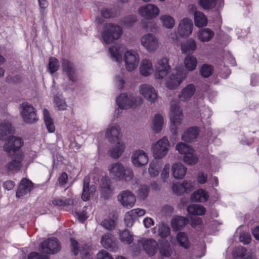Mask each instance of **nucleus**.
I'll list each match as a JSON object with an SVG mask.
<instances>
[{
	"label": "nucleus",
	"instance_id": "nucleus-1",
	"mask_svg": "<svg viewBox=\"0 0 259 259\" xmlns=\"http://www.w3.org/2000/svg\"><path fill=\"white\" fill-rule=\"evenodd\" d=\"M111 58L117 63L124 62L125 65H138L140 56L135 50H128L122 45L112 46L109 48Z\"/></svg>",
	"mask_w": 259,
	"mask_h": 259
},
{
	"label": "nucleus",
	"instance_id": "nucleus-2",
	"mask_svg": "<svg viewBox=\"0 0 259 259\" xmlns=\"http://www.w3.org/2000/svg\"><path fill=\"white\" fill-rule=\"evenodd\" d=\"M108 170L110 178L116 180L130 181L134 177L132 169L125 167L120 162H114L109 164Z\"/></svg>",
	"mask_w": 259,
	"mask_h": 259
},
{
	"label": "nucleus",
	"instance_id": "nucleus-3",
	"mask_svg": "<svg viewBox=\"0 0 259 259\" xmlns=\"http://www.w3.org/2000/svg\"><path fill=\"white\" fill-rule=\"evenodd\" d=\"M196 66H179L172 70L165 82L167 88L173 90L178 88L186 78L188 71L194 70Z\"/></svg>",
	"mask_w": 259,
	"mask_h": 259
},
{
	"label": "nucleus",
	"instance_id": "nucleus-4",
	"mask_svg": "<svg viewBox=\"0 0 259 259\" xmlns=\"http://www.w3.org/2000/svg\"><path fill=\"white\" fill-rule=\"evenodd\" d=\"M116 102L118 108L115 110V113L118 115L121 109H135L142 104L143 100L140 97L124 93L117 97Z\"/></svg>",
	"mask_w": 259,
	"mask_h": 259
},
{
	"label": "nucleus",
	"instance_id": "nucleus-5",
	"mask_svg": "<svg viewBox=\"0 0 259 259\" xmlns=\"http://www.w3.org/2000/svg\"><path fill=\"white\" fill-rule=\"evenodd\" d=\"M122 28L114 23L107 24L102 32V37L106 44L112 43L113 40L119 39L122 35Z\"/></svg>",
	"mask_w": 259,
	"mask_h": 259
},
{
	"label": "nucleus",
	"instance_id": "nucleus-6",
	"mask_svg": "<svg viewBox=\"0 0 259 259\" xmlns=\"http://www.w3.org/2000/svg\"><path fill=\"white\" fill-rule=\"evenodd\" d=\"M170 148V143L167 137H163L151 146L153 157L156 159L163 158L167 154Z\"/></svg>",
	"mask_w": 259,
	"mask_h": 259
},
{
	"label": "nucleus",
	"instance_id": "nucleus-7",
	"mask_svg": "<svg viewBox=\"0 0 259 259\" xmlns=\"http://www.w3.org/2000/svg\"><path fill=\"white\" fill-rule=\"evenodd\" d=\"M169 117L170 120V131L174 135H176L178 131L179 126L180 125L183 118L182 111L178 105L174 104L171 106Z\"/></svg>",
	"mask_w": 259,
	"mask_h": 259
},
{
	"label": "nucleus",
	"instance_id": "nucleus-8",
	"mask_svg": "<svg viewBox=\"0 0 259 259\" xmlns=\"http://www.w3.org/2000/svg\"><path fill=\"white\" fill-rule=\"evenodd\" d=\"M70 249L75 255H79L82 259H90L91 248L86 244H80L74 239L70 238Z\"/></svg>",
	"mask_w": 259,
	"mask_h": 259
},
{
	"label": "nucleus",
	"instance_id": "nucleus-9",
	"mask_svg": "<svg viewBox=\"0 0 259 259\" xmlns=\"http://www.w3.org/2000/svg\"><path fill=\"white\" fill-rule=\"evenodd\" d=\"M20 112L23 121L27 123H33L38 120L35 108L28 103L21 104Z\"/></svg>",
	"mask_w": 259,
	"mask_h": 259
},
{
	"label": "nucleus",
	"instance_id": "nucleus-10",
	"mask_svg": "<svg viewBox=\"0 0 259 259\" xmlns=\"http://www.w3.org/2000/svg\"><path fill=\"white\" fill-rule=\"evenodd\" d=\"M141 44L148 52H155L160 46L157 36L153 33H148L141 38Z\"/></svg>",
	"mask_w": 259,
	"mask_h": 259
},
{
	"label": "nucleus",
	"instance_id": "nucleus-11",
	"mask_svg": "<svg viewBox=\"0 0 259 259\" xmlns=\"http://www.w3.org/2000/svg\"><path fill=\"white\" fill-rule=\"evenodd\" d=\"M23 146V140L19 137H10L4 145V150L9 155L17 154L19 152H23L20 148Z\"/></svg>",
	"mask_w": 259,
	"mask_h": 259
},
{
	"label": "nucleus",
	"instance_id": "nucleus-12",
	"mask_svg": "<svg viewBox=\"0 0 259 259\" xmlns=\"http://www.w3.org/2000/svg\"><path fill=\"white\" fill-rule=\"evenodd\" d=\"M140 16L147 20L156 18L160 13V9L155 4H147L140 7L138 10Z\"/></svg>",
	"mask_w": 259,
	"mask_h": 259
},
{
	"label": "nucleus",
	"instance_id": "nucleus-13",
	"mask_svg": "<svg viewBox=\"0 0 259 259\" xmlns=\"http://www.w3.org/2000/svg\"><path fill=\"white\" fill-rule=\"evenodd\" d=\"M11 156L13 157V159L6 165V168L9 171H14L17 172L19 171L24 165L27 167L29 163H27L25 165L24 159L25 155L23 152H19L17 154H12Z\"/></svg>",
	"mask_w": 259,
	"mask_h": 259
},
{
	"label": "nucleus",
	"instance_id": "nucleus-14",
	"mask_svg": "<svg viewBox=\"0 0 259 259\" xmlns=\"http://www.w3.org/2000/svg\"><path fill=\"white\" fill-rule=\"evenodd\" d=\"M193 28L192 20L188 18H184L179 22L177 28L178 33L181 37L187 38L192 33Z\"/></svg>",
	"mask_w": 259,
	"mask_h": 259
},
{
	"label": "nucleus",
	"instance_id": "nucleus-15",
	"mask_svg": "<svg viewBox=\"0 0 259 259\" xmlns=\"http://www.w3.org/2000/svg\"><path fill=\"white\" fill-rule=\"evenodd\" d=\"M121 136V127L117 123H110L105 131V137L111 143L119 141Z\"/></svg>",
	"mask_w": 259,
	"mask_h": 259
},
{
	"label": "nucleus",
	"instance_id": "nucleus-16",
	"mask_svg": "<svg viewBox=\"0 0 259 259\" xmlns=\"http://www.w3.org/2000/svg\"><path fill=\"white\" fill-rule=\"evenodd\" d=\"M118 200L123 207L131 208L134 206L136 197L130 190L121 191L118 195Z\"/></svg>",
	"mask_w": 259,
	"mask_h": 259
},
{
	"label": "nucleus",
	"instance_id": "nucleus-17",
	"mask_svg": "<svg viewBox=\"0 0 259 259\" xmlns=\"http://www.w3.org/2000/svg\"><path fill=\"white\" fill-rule=\"evenodd\" d=\"M139 93L145 99L153 103L157 99V94L154 88L149 84H142L139 87Z\"/></svg>",
	"mask_w": 259,
	"mask_h": 259
},
{
	"label": "nucleus",
	"instance_id": "nucleus-18",
	"mask_svg": "<svg viewBox=\"0 0 259 259\" xmlns=\"http://www.w3.org/2000/svg\"><path fill=\"white\" fill-rule=\"evenodd\" d=\"M41 248L43 252L54 254L61 249V246L58 240L55 238L47 239L41 244Z\"/></svg>",
	"mask_w": 259,
	"mask_h": 259
},
{
	"label": "nucleus",
	"instance_id": "nucleus-19",
	"mask_svg": "<svg viewBox=\"0 0 259 259\" xmlns=\"http://www.w3.org/2000/svg\"><path fill=\"white\" fill-rule=\"evenodd\" d=\"M149 161L148 154L142 150L134 151L131 156V161L136 167H142L146 165Z\"/></svg>",
	"mask_w": 259,
	"mask_h": 259
},
{
	"label": "nucleus",
	"instance_id": "nucleus-20",
	"mask_svg": "<svg viewBox=\"0 0 259 259\" xmlns=\"http://www.w3.org/2000/svg\"><path fill=\"white\" fill-rule=\"evenodd\" d=\"M138 244L143 246L146 253L149 256L154 255L157 251V243L153 239H142L139 241Z\"/></svg>",
	"mask_w": 259,
	"mask_h": 259
},
{
	"label": "nucleus",
	"instance_id": "nucleus-21",
	"mask_svg": "<svg viewBox=\"0 0 259 259\" xmlns=\"http://www.w3.org/2000/svg\"><path fill=\"white\" fill-rule=\"evenodd\" d=\"M90 178L88 176L84 177L83 179V187L81 198L84 201H87L94 196L96 192V187L94 185H89Z\"/></svg>",
	"mask_w": 259,
	"mask_h": 259
},
{
	"label": "nucleus",
	"instance_id": "nucleus-22",
	"mask_svg": "<svg viewBox=\"0 0 259 259\" xmlns=\"http://www.w3.org/2000/svg\"><path fill=\"white\" fill-rule=\"evenodd\" d=\"M101 244L103 247L110 249L113 252H115L118 248L116 240L111 234L103 235L101 239Z\"/></svg>",
	"mask_w": 259,
	"mask_h": 259
},
{
	"label": "nucleus",
	"instance_id": "nucleus-23",
	"mask_svg": "<svg viewBox=\"0 0 259 259\" xmlns=\"http://www.w3.org/2000/svg\"><path fill=\"white\" fill-rule=\"evenodd\" d=\"M199 128L198 127H189L183 133L181 139L186 142H195L199 134Z\"/></svg>",
	"mask_w": 259,
	"mask_h": 259
},
{
	"label": "nucleus",
	"instance_id": "nucleus-24",
	"mask_svg": "<svg viewBox=\"0 0 259 259\" xmlns=\"http://www.w3.org/2000/svg\"><path fill=\"white\" fill-rule=\"evenodd\" d=\"M199 5L204 10H219L224 6V0H198Z\"/></svg>",
	"mask_w": 259,
	"mask_h": 259
},
{
	"label": "nucleus",
	"instance_id": "nucleus-25",
	"mask_svg": "<svg viewBox=\"0 0 259 259\" xmlns=\"http://www.w3.org/2000/svg\"><path fill=\"white\" fill-rule=\"evenodd\" d=\"M197 48V42L192 37L183 41L181 45V50L183 54H192L195 52Z\"/></svg>",
	"mask_w": 259,
	"mask_h": 259
},
{
	"label": "nucleus",
	"instance_id": "nucleus-26",
	"mask_svg": "<svg viewBox=\"0 0 259 259\" xmlns=\"http://www.w3.org/2000/svg\"><path fill=\"white\" fill-rule=\"evenodd\" d=\"M125 149V144L124 142L118 141L116 144L109 150L108 153L113 158L118 159L122 155Z\"/></svg>",
	"mask_w": 259,
	"mask_h": 259
},
{
	"label": "nucleus",
	"instance_id": "nucleus-27",
	"mask_svg": "<svg viewBox=\"0 0 259 259\" xmlns=\"http://www.w3.org/2000/svg\"><path fill=\"white\" fill-rule=\"evenodd\" d=\"M187 168L181 162H175L171 166L173 177L176 179H182L186 175Z\"/></svg>",
	"mask_w": 259,
	"mask_h": 259
},
{
	"label": "nucleus",
	"instance_id": "nucleus-28",
	"mask_svg": "<svg viewBox=\"0 0 259 259\" xmlns=\"http://www.w3.org/2000/svg\"><path fill=\"white\" fill-rule=\"evenodd\" d=\"M32 189V182L27 179H23L16 192V197L20 198L29 192Z\"/></svg>",
	"mask_w": 259,
	"mask_h": 259
},
{
	"label": "nucleus",
	"instance_id": "nucleus-29",
	"mask_svg": "<svg viewBox=\"0 0 259 259\" xmlns=\"http://www.w3.org/2000/svg\"><path fill=\"white\" fill-rule=\"evenodd\" d=\"M14 128L9 120L0 121V140H4L7 136L13 133Z\"/></svg>",
	"mask_w": 259,
	"mask_h": 259
},
{
	"label": "nucleus",
	"instance_id": "nucleus-30",
	"mask_svg": "<svg viewBox=\"0 0 259 259\" xmlns=\"http://www.w3.org/2000/svg\"><path fill=\"white\" fill-rule=\"evenodd\" d=\"M214 33L209 28H202L200 29L197 33V37L199 40L202 42L209 41L214 37Z\"/></svg>",
	"mask_w": 259,
	"mask_h": 259
},
{
	"label": "nucleus",
	"instance_id": "nucleus-31",
	"mask_svg": "<svg viewBox=\"0 0 259 259\" xmlns=\"http://www.w3.org/2000/svg\"><path fill=\"white\" fill-rule=\"evenodd\" d=\"M164 124V119L163 116L159 114H156L151 121V128L152 130L158 133L160 132Z\"/></svg>",
	"mask_w": 259,
	"mask_h": 259
},
{
	"label": "nucleus",
	"instance_id": "nucleus-32",
	"mask_svg": "<svg viewBox=\"0 0 259 259\" xmlns=\"http://www.w3.org/2000/svg\"><path fill=\"white\" fill-rule=\"evenodd\" d=\"M195 92V86L192 84H188L182 90L179 96V98L182 101H188L194 95Z\"/></svg>",
	"mask_w": 259,
	"mask_h": 259
},
{
	"label": "nucleus",
	"instance_id": "nucleus-33",
	"mask_svg": "<svg viewBox=\"0 0 259 259\" xmlns=\"http://www.w3.org/2000/svg\"><path fill=\"white\" fill-rule=\"evenodd\" d=\"M194 20L195 25L198 28L206 26L208 23L207 17L201 11L195 13V16H194Z\"/></svg>",
	"mask_w": 259,
	"mask_h": 259
},
{
	"label": "nucleus",
	"instance_id": "nucleus-34",
	"mask_svg": "<svg viewBox=\"0 0 259 259\" xmlns=\"http://www.w3.org/2000/svg\"><path fill=\"white\" fill-rule=\"evenodd\" d=\"M188 220L184 217L177 216L173 218L171 225L174 230H180L188 223Z\"/></svg>",
	"mask_w": 259,
	"mask_h": 259
},
{
	"label": "nucleus",
	"instance_id": "nucleus-35",
	"mask_svg": "<svg viewBox=\"0 0 259 259\" xmlns=\"http://www.w3.org/2000/svg\"><path fill=\"white\" fill-rule=\"evenodd\" d=\"M159 19L162 26L165 28L171 29L175 25V19L169 15H162L160 16Z\"/></svg>",
	"mask_w": 259,
	"mask_h": 259
},
{
	"label": "nucleus",
	"instance_id": "nucleus-36",
	"mask_svg": "<svg viewBox=\"0 0 259 259\" xmlns=\"http://www.w3.org/2000/svg\"><path fill=\"white\" fill-rule=\"evenodd\" d=\"M187 211L189 214L196 215H202L206 212V209L203 206L196 204L189 205Z\"/></svg>",
	"mask_w": 259,
	"mask_h": 259
},
{
	"label": "nucleus",
	"instance_id": "nucleus-37",
	"mask_svg": "<svg viewBox=\"0 0 259 259\" xmlns=\"http://www.w3.org/2000/svg\"><path fill=\"white\" fill-rule=\"evenodd\" d=\"M119 237L120 241L125 244L130 245L134 240L133 235L126 229L120 231L119 233Z\"/></svg>",
	"mask_w": 259,
	"mask_h": 259
},
{
	"label": "nucleus",
	"instance_id": "nucleus-38",
	"mask_svg": "<svg viewBox=\"0 0 259 259\" xmlns=\"http://www.w3.org/2000/svg\"><path fill=\"white\" fill-rule=\"evenodd\" d=\"M43 115L44 121L48 132L50 133H53L55 131V127L53 120L51 118L49 111L47 109H44L43 110Z\"/></svg>",
	"mask_w": 259,
	"mask_h": 259
},
{
	"label": "nucleus",
	"instance_id": "nucleus-39",
	"mask_svg": "<svg viewBox=\"0 0 259 259\" xmlns=\"http://www.w3.org/2000/svg\"><path fill=\"white\" fill-rule=\"evenodd\" d=\"M208 197V194L205 191L199 189L193 193L191 199L193 201L204 202L206 201Z\"/></svg>",
	"mask_w": 259,
	"mask_h": 259
},
{
	"label": "nucleus",
	"instance_id": "nucleus-40",
	"mask_svg": "<svg viewBox=\"0 0 259 259\" xmlns=\"http://www.w3.org/2000/svg\"><path fill=\"white\" fill-rule=\"evenodd\" d=\"M154 75L156 78H162L165 76L170 70V66H156Z\"/></svg>",
	"mask_w": 259,
	"mask_h": 259
},
{
	"label": "nucleus",
	"instance_id": "nucleus-41",
	"mask_svg": "<svg viewBox=\"0 0 259 259\" xmlns=\"http://www.w3.org/2000/svg\"><path fill=\"white\" fill-rule=\"evenodd\" d=\"M183 161L188 165H194L198 161V157L194 153V149L186 155L183 156Z\"/></svg>",
	"mask_w": 259,
	"mask_h": 259
},
{
	"label": "nucleus",
	"instance_id": "nucleus-42",
	"mask_svg": "<svg viewBox=\"0 0 259 259\" xmlns=\"http://www.w3.org/2000/svg\"><path fill=\"white\" fill-rule=\"evenodd\" d=\"M79 199L76 196H74L71 199H65L64 200L59 199L53 201V203L60 205H71L72 206H76L78 204Z\"/></svg>",
	"mask_w": 259,
	"mask_h": 259
},
{
	"label": "nucleus",
	"instance_id": "nucleus-43",
	"mask_svg": "<svg viewBox=\"0 0 259 259\" xmlns=\"http://www.w3.org/2000/svg\"><path fill=\"white\" fill-rule=\"evenodd\" d=\"M176 149L180 154L184 156L190 152L192 151L193 149L191 146L183 142H179L177 143L176 146Z\"/></svg>",
	"mask_w": 259,
	"mask_h": 259
},
{
	"label": "nucleus",
	"instance_id": "nucleus-44",
	"mask_svg": "<svg viewBox=\"0 0 259 259\" xmlns=\"http://www.w3.org/2000/svg\"><path fill=\"white\" fill-rule=\"evenodd\" d=\"M104 181H105L106 182L103 184L101 188V195L105 198H107L112 194V190L110 187L109 180L105 179Z\"/></svg>",
	"mask_w": 259,
	"mask_h": 259
},
{
	"label": "nucleus",
	"instance_id": "nucleus-45",
	"mask_svg": "<svg viewBox=\"0 0 259 259\" xmlns=\"http://www.w3.org/2000/svg\"><path fill=\"white\" fill-rule=\"evenodd\" d=\"M177 239L180 245L185 248H188L190 244L186 233L180 232L177 235Z\"/></svg>",
	"mask_w": 259,
	"mask_h": 259
},
{
	"label": "nucleus",
	"instance_id": "nucleus-46",
	"mask_svg": "<svg viewBox=\"0 0 259 259\" xmlns=\"http://www.w3.org/2000/svg\"><path fill=\"white\" fill-rule=\"evenodd\" d=\"M170 234V228L168 225L161 223L158 225V235L161 238H165Z\"/></svg>",
	"mask_w": 259,
	"mask_h": 259
},
{
	"label": "nucleus",
	"instance_id": "nucleus-47",
	"mask_svg": "<svg viewBox=\"0 0 259 259\" xmlns=\"http://www.w3.org/2000/svg\"><path fill=\"white\" fill-rule=\"evenodd\" d=\"M160 254L164 257H169L171 255L172 250L169 243H163L160 248Z\"/></svg>",
	"mask_w": 259,
	"mask_h": 259
},
{
	"label": "nucleus",
	"instance_id": "nucleus-48",
	"mask_svg": "<svg viewBox=\"0 0 259 259\" xmlns=\"http://www.w3.org/2000/svg\"><path fill=\"white\" fill-rule=\"evenodd\" d=\"M246 249L242 246H238L235 247L232 252V255L234 257L243 259L246 253Z\"/></svg>",
	"mask_w": 259,
	"mask_h": 259
},
{
	"label": "nucleus",
	"instance_id": "nucleus-49",
	"mask_svg": "<svg viewBox=\"0 0 259 259\" xmlns=\"http://www.w3.org/2000/svg\"><path fill=\"white\" fill-rule=\"evenodd\" d=\"M54 102L55 106L59 110H65L66 108L67 105L62 98V96H56L54 97Z\"/></svg>",
	"mask_w": 259,
	"mask_h": 259
},
{
	"label": "nucleus",
	"instance_id": "nucleus-50",
	"mask_svg": "<svg viewBox=\"0 0 259 259\" xmlns=\"http://www.w3.org/2000/svg\"><path fill=\"white\" fill-rule=\"evenodd\" d=\"M159 167V165L157 162H152L150 163L148 171L151 177H155L158 175Z\"/></svg>",
	"mask_w": 259,
	"mask_h": 259
},
{
	"label": "nucleus",
	"instance_id": "nucleus-51",
	"mask_svg": "<svg viewBox=\"0 0 259 259\" xmlns=\"http://www.w3.org/2000/svg\"><path fill=\"white\" fill-rule=\"evenodd\" d=\"M137 21V17L135 15H130L125 17L121 21L122 25L126 27L132 26Z\"/></svg>",
	"mask_w": 259,
	"mask_h": 259
},
{
	"label": "nucleus",
	"instance_id": "nucleus-52",
	"mask_svg": "<svg viewBox=\"0 0 259 259\" xmlns=\"http://www.w3.org/2000/svg\"><path fill=\"white\" fill-rule=\"evenodd\" d=\"M101 14L105 18H110L116 16L114 10L107 8H103L101 10Z\"/></svg>",
	"mask_w": 259,
	"mask_h": 259
},
{
	"label": "nucleus",
	"instance_id": "nucleus-53",
	"mask_svg": "<svg viewBox=\"0 0 259 259\" xmlns=\"http://www.w3.org/2000/svg\"><path fill=\"white\" fill-rule=\"evenodd\" d=\"M102 225L107 230L113 229L116 225V221L113 219H105L102 222Z\"/></svg>",
	"mask_w": 259,
	"mask_h": 259
},
{
	"label": "nucleus",
	"instance_id": "nucleus-54",
	"mask_svg": "<svg viewBox=\"0 0 259 259\" xmlns=\"http://www.w3.org/2000/svg\"><path fill=\"white\" fill-rule=\"evenodd\" d=\"M137 193V196L139 198L142 199L146 198L148 194L147 187L145 185L141 186Z\"/></svg>",
	"mask_w": 259,
	"mask_h": 259
},
{
	"label": "nucleus",
	"instance_id": "nucleus-55",
	"mask_svg": "<svg viewBox=\"0 0 259 259\" xmlns=\"http://www.w3.org/2000/svg\"><path fill=\"white\" fill-rule=\"evenodd\" d=\"M239 239V241L244 244H249L251 240V238L250 234L248 233L245 232H241L240 234Z\"/></svg>",
	"mask_w": 259,
	"mask_h": 259
},
{
	"label": "nucleus",
	"instance_id": "nucleus-56",
	"mask_svg": "<svg viewBox=\"0 0 259 259\" xmlns=\"http://www.w3.org/2000/svg\"><path fill=\"white\" fill-rule=\"evenodd\" d=\"M170 164L166 163L164 165L160 175L163 181L165 182L169 177Z\"/></svg>",
	"mask_w": 259,
	"mask_h": 259
},
{
	"label": "nucleus",
	"instance_id": "nucleus-57",
	"mask_svg": "<svg viewBox=\"0 0 259 259\" xmlns=\"http://www.w3.org/2000/svg\"><path fill=\"white\" fill-rule=\"evenodd\" d=\"M212 71V66H202L200 69V73L204 77L209 76Z\"/></svg>",
	"mask_w": 259,
	"mask_h": 259
},
{
	"label": "nucleus",
	"instance_id": "nucleus-58",
	"mask_svg": "<svg viewBox=\"0 0 259 259\" xmlns=\"http://www.w3.org/2000/svg\"><path fill=\"white\" fill-rule=\"evenodd\" d=\"M135 220V218H134L133 215L130 213V211L127 212L125 214L124 221L127 227H132Z\"/></svg>",
	"mask_w": 259,
	"mask_h": 259
},
{
	"label": "nucleus",
	"instance_id": "nucleus-59",
	"mask_svg": "<svg viewBox=\"0 0 259 259\" xmlns=\"http://www.w3.org/2000/svg\"><path fill=\"white\" fill-rule=\"evenodd\" d=\"M172 190L175 193L178 195H181L184 193V188L183 187L182 183L174 184Z\"/></svg>",
	"mask_w": 259,
	"mask_h": 259
},
{
	"label": "nucleus",
	"instance_id": "nucleus-60",
	"mask_svg": "<svg viewBox=\"0 0 259 259\" xmlns=\"http://www.w3.org/2000/svg\"><path fill=\"white\" fill-rule=\"evenodd\" d=\"M63 70L68 75L70 80L74 81L75 79L74 71L71 66H64Z\"/></svg>",
	"mask_w": 259,
	"mask_h": 259
},
{
	"label": "nucleus",
	"instance_id": "nucleus-61",
	"mask_svg": "<svg viewBox=\"0 0 259 259\" xmlns=\"http://www.w3.org/2000/svg\"><path fill=\"white\" fill-rule=\"evenodd\" d=\"M152 66H141L140 68V73L143 76H148L153 72Z\"/></svg>",
	"mask_w": 259,
	"mask_h": 259
},
{
	"label": "nucleus",
	"instance_id": "nucleus-62",
	"mask_svg": "<svg viewBox=\"0 0 259 259\" xmlns=\"http://www.w3.org/2000/svg\"><path fill=\"white\" fill-rule=\"evenodd\" d=\"M130 211V213L133 215V217L135 218V219H136L138 217L143 216L146 212V211L144 209L139 208L133 209L131 210Z\"/></svg>",
	"mask_w": 259,
	"mask_h": 259
},
{
	"label": "nucleus",
	"instance_id": "nucleus-63",
	"mask_svg": "<svg viewBox=\"0 0 259 259\" xmlns=\"http://www.w3.org/2000/svg\"><path fill=\"white\" fill-rule=\"evenodd\" d=\"M197 58L192 55H188L184 60V65H197Z\"/></svg>",
	"mask_w": 259,
	"mask_h": 259
},
{
	"label": "nucleus",
	"instance_id": "nucleus-64",
	"mask_svg": "<svg viewBox=\"0 0 259 259\" xmlns=\"http://www.w3.org/2000/svg\"><path fill=\"white\" fill-rule=\"evenodd\" d=\"M98 259H114L113 256L107 251L101 250L97 254Z\"/></svg>",
	"mask_w": 259,
	"mask_h": 259
}]
</instances>
